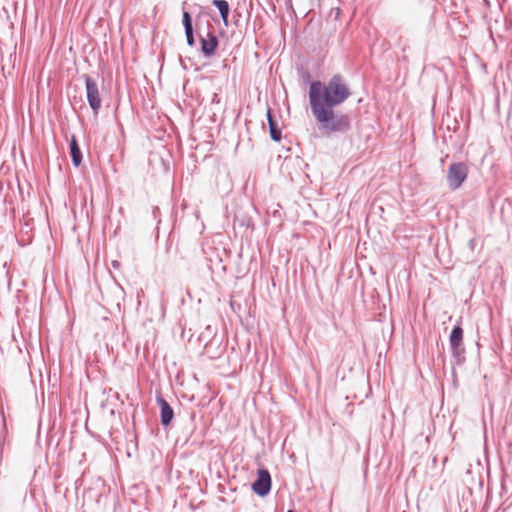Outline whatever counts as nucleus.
Returning a JSON list of instances; mask_svg holds the SVG:
<instances>
[{"label":"nucleus","instance_id":"f257e3e1","mask_svg":"<svg viewBox=\"0 0 512 512\" xmlns=\"http://www.w3.org/2000/svg\"><path fill=\"white\" fill-rule=\"evenodd\" d=\"M351 96V91L340 74L333 75L327 83L313 81L309 88L311 111L335 108Z\"/></svg>","mask_w":512,"mask_h":512},{"label":"nucleus","instance_id":"f03ea898","mask_svg":"<svg viewBox=\"0 0 512 512\" xmlns=\"http://www.w3.org/2000/svg\"><path fill=\"white\" fill-rule=\"evenodd\" d=\"M313 116L328 134L345 133L351 128V121L348 115L334 111V108L312 111Z\"/></svg>","mask_w":512,"mask_h":512},{"label":"nucleus","instance_id":"7ed1b4c3","mask_svg":"<svg viewBox=\"0 0 512 512\" xmlns=\"http://www.w3.org/2000/svg\"><path fill=\"white\" fill-rule=\"evenodd\" d=\"M196 33L200 39L201 52L205 57L210 58L215 54V51L219 45L217 36L210 31V21L206 20L205 31L201 27V16L196 19Z\"/></svg>","mask_w":512,"mask_h":512},{"label":"nucleus","instance_id":"20e7f679","mask_svg":"<svg viewBox=\"0 0 512 512\" xmlns=\"http://www.w3.org/2000/svg\"><path fill=\"white\" fill-rule=\"evenodd\" d=\"M82 77L85 81L86 98L88 104L93 111V114L97 116L102 107V99L100 97L98 84L91 76L87 74H84Z\"/></svg>","mask_w":512,"mask_h":512},{"label":"nucleus","instance_id":"39448f33","mask_svg":"<svg viewBox=\"0 0 512 512\" xmlns=\"http://www.w3.org/2000/svg\"><path fill=\"white\" fill-rule=\"evenodd\" d=\"M467 176L468 167L465 163H452L447 170L446 180L448 186L452 190H457L458 188L461 187L462 183L466 180Z\"/></svg>","mask_w":512,"mask_h":512},{"label":"nucleus","instance_id":"423d86ee","mask_svg":"<svg viewBox=\"0 0 512 512\" xmlns=\"http://www.w3.org/2000/svg\"><path fill=\"white\" fill-rule=\"evenodd\" d=\"M271 490V476L268 470L260 469L257 473V478L252 484V491L260 496L264 497L269 494Z\"/></svg>","mask_w":512,"mask_h":512},{"label":"nucleus","instance_id":"0eeeda50","mask_svg":"<svg viewBox=\"0 0 512 512\" xmlns=\"http://www.w3.org/2000/svg\"><path fill=\"white\" fill-rule=\"evenodd\" d=\"M156 402L160 407V420L163 426H168L174 417V411L169 403L161 396L156 398Z\"/></svg>","mask_w":512,"mask_h":512},{"label":"nucleus","instance_id":"6e6552de","mask_svg":"<svg viewBox=\"0 0 512 512\" xmlns=\"http://www.w3.org/2000/svg\"><path fill=\"white\" fill-rule=\"evenodd\" d=\"M183 26L186 36L187 44L190 47L195 46V37H194V28H193V21L190 13L188 11H183Z\"/></svg>","mask_w":512,"mask_h":512},{"label":"nucleus","instance_id":"1a4fd4ad","mask_svg":"<svg viewBox=\"0 0 512 512\" xmlns=\"http://www.w3.org/2000/svg\"><path fill=\"white\" fill-rule=\"evenodd\" d=\"M69 148H70V155L72 158L73 165L75 167L80 166V164L82 163L83 157H82V152L80 150V147L78 145V142H77L75 136L71 137V140L69 143Z\"/></svg>","mask_w":512,"mask_h":512},{"label":"nucleus","instance_id":"9d476101","mask_svg":"<svg viewBox=\"0 0 512 512\" xmlns=\"http://www.w3.org/2000/svg\"><path fill=\"white\" fill-rule=\"evenodd\" d=\"M212 4L218 9L223 23L227 26L230 12L229 3L226 0H213Z\"/></svg>","mask_w":512,"mask_h":512},{"label":"nucleus","instance_id":"9b49d317","mask_svg":"<svg viewBox=\"0 0 512 512\" xmlns=\"http://www.w3.org/2000/svg\"><path fill=\"white\" fill-rule=\"evenodd\" d=\"M450 346L463 344V329L460 325H455L449 337Z\"/></svg>","mask_w":512,"mask_h":512},{"label":"nucleus","instance_id":"f8f14e48","mask_svg":"<svg viewBox=\"0 0 512 512\" xmlns=\"http://www.w3.org/2000/svg\"><path fill=\"white\" fill-rule=\"evenodd\" d=\"M209 260V268L213 273H225L226 266L223 265L221 257L217 254L216 259H213L211 256L208 257Z\"/></svg>","mask_w":512,"mask_h":512},{"label":"nucleus","instance_id":"ddd939ff","mask_svg":"<svg viewBox=\"0 0 512 512\" xmlns=\"http://www.w3.org/2000/svg\"><path fill=\"white\" fill-rule=\"evenodd\" d=\"M451 353L457 364H462L465 361V347L463 344L450 346Z\"/></svg>","mask_w":512,"mask_h":512},{"label":"nucleus","instance_id":"4468645a","mask_svg":"<svg viewBox=\"0 0 512 512\" xmlns=\"http://www.w3.org/2000/svg\"><path fill=\"white\" fill-rule=\"evenodd\" d=\"M268 126L271 139L275 142H279L282 138V132L277 124V121H270Z\"/></svg>","mask_w":512,"mask_h":512},{"label":"nucleus","instance_id":"2eb2a0df","mask_svg":"<svg viewBox=\"0 0 512 512\" xmlns=\"http://www.w3.org/2000/svg\"><path fill=\"white\" fill-rule=\"evenodd\" d=\"M266 117H267L268 124L270 123V121H276L272 115V111L270 108L267 109Z\"/></svg>","mask_w":512,"mask_h":512},{"label":"nucleus","instance_id":"dca6fc26","mask_svg":"<svg viewBox=\"0 0 512 512\" xmlns=\"http://www.w3.org/2000/svg\"><path fill=\"white\" fill-rule=\"evenodd\" d=\"M469 246H470V248L473 250V248H474V239H471V240L469 241Z\"/></svg>","mask_w":512,"mask_h":512},{"label":"nucleus","instance_id":"f3484780","mask_svg":"<svg viewBox=\"0 0 512 512\" xmlns=\"http://www.w3.org/2000/svg\"><path fill=\"white\" fill-rule=\"evenodd\" d=\"M195 217L198 219L199 218V212L198 211H195Z\"/></svg>","mask_w":512,"mask_h":512},{"label":"nucleus","instance_id":"a211bd4d","mask_svg":"<svg viewBox=\"0 0 512 512\" xmlns=\"http://www.w3.org/2000/svg\"><path fill=\"white\" fill-rule=\"evenodd\" d=\"M287 512H295L294 510H288Z\"/></svg>","mask_w":512,"mask_h":512}]
</instances>
